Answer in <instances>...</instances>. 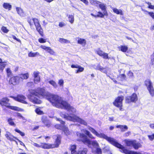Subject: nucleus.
Listing matches in <instances>:
<instances>
[{
	"instance_id": "nucleus-1",
	"label": "nucleus",
	"mask_w": 154,
	"mask_h": 154,
	"mask_svg": "<svg viewBox=\"0 0 154 154\" xmlns=\"http://www.w3.org/2000/svg\"><path fill=\"white\" fill-rule=\"evenodd\" d=\"M88 129L97 137L104 139L116 147L121 149L122 152L125 154H142L141 153L136 151L129 150L120 144L116 141L113 138L108 137L103 133L99 134L93 128L89 127Z\"/></svg>"
},
{
	"instance_id": "nucleus-2",
	"label": "nucleus",
	"mask_w": 154,
	"mask_h": 154,
	"mask_svg": "<svg viewBox=\"0 0 154 154\" xmlns=\"http://www.w3.org/2000/svg\"><path fill=\"white\" fill-rule=\"evenodd\" d=\"M29 94L28 95V98L30 101L35 104H41L42 101L40 100L35 97L37 96L38 97H44L46 95V93L45 89L43 88H38L34 90H29Z\"/></svg>"
},
{
	"instance_id": "nucleus-3",
	"label": "nucleus",
	"mask_w": 154,
	"mask_h": 154,
	"mask_svg": "<svg viewBox=\"0 0 154 154\" xmlns=\"http://www.w3.org/2000/svg\"><path fill=\"white\" fill-rule=\"evenodd\" d=\"M27 22L31 27L33 26L34 24L36 30L39 33V34L42 37H43V30L38 19L36 18H31L30 17L28 18L27 19Z\"/></svg>"
},
{
	"instance_id": "nucleus-4",
	"label": "nucleus",
	"mask_w": 154,
	"mask_h": 154,
	"mask_svg": "<svg viewBox=\"0 0 154 154\" xmlns=\"http://www.w3.org/2000/svg\"><path fill=\"white\" fill-rule=\"evenodd\" d=\"M9 99L7 97L3 98L0 100V104L2 106H4L9 109L17 111H21V109L19 107L10 105L11 104L9 103Z\"/></svg>"
},
{
	"instance_id": "nucleus-5",
	"label": "nucleus",
	"mask_w": 154,
	"mask_h": 154,
	"mask_svg": "<svg viewBox=\"0 0 154 154\" xmlns=\"http://www.w3.org/2000/svg\"><path fill=\"white\" fill-rule=\"evenodd\" d=\"M63 117L67 120L72 121L74 122H77L85 126H87V123L86 121L75 115L71 116L64 114L63 115Z\"/></svg>"
},
{
	"instance_id": "nucleus-6",
	"label": "nucleus",
	"mask_w": 154,
	"mask_h": 154,
	"mask_svg": "<svg viewBox=\"0 0 154 154\" xmlns=\"http://www.w3.org/2000/svg\"><path fill=\"white\" fill-rule=\"evenodd\" d=\"M62 98L57 95H51L48 100L53 105L58 107L62 100Z\"/></svg>"
},
{
	"instance_id": "nucleus-7",
	"label": "nucleus",
	"mask_w": 154,
	"mask_h": 154,
	"mask_svg": "<svg viewBox=\"0 0 154 154\" xmlns=\"http://www.w3.org/2000/svg\"><path fill=\"white\" fill-rule=\"evenodd\" d=\"M99 6L101 10L103 11V13L100 11H98L97 12L98 14L97 15H94L93 13H91V15L95 18H103L104 17V16H107L108 14L106 10V5L103 4H100L99 5Z\"/></svg>"
},
{
	"instance_id": "nucleus-8",
	"label": "nucleus",
	"mask_w": 154,
	"mask_h": 154,
	"mask_svg": "<svg viewBox=\"0 0 154 154\" xmlns=\"http://www.w3.org/2000/svg\"><path fill=\"white\" fill-rule=\"evenodd\" d=\"M77 135L78 137L77 140L79 142H81L84 144H87L88 145L91 144V141L88 138L87 135L83 133H77Z\"/></svg>"
},
{
	"instance_id": "nucleus-9",
	"label": "nucleus",
	"mask_w": 154,
	"mask_h": 154,
	"mask_svg": "<svg viewBox=\"0 0 154 154\" xmlns=\"http://www.w3.org/2000/svg\"><path fill=\"white\" fill-rule=\"evenodd\" d=\"M77 147L75 145H71L70 146L69 150L71 151V154H87L88 152V149L87 148H83L76 152Z\"/></svg>"
},
{
	"instance_id": "nucleus-10",
	"label": "nucleus",
	"mask_w": 154,
	"mask_h": 154,
	"mask_svg": "<svg viewBox=\"0 0 154 154\" xmlns=\"http://www.w3.org/2000/svg\"><path fill=\"white\" fill-rule=\"evenodd\" d=\"M124 99L123 96H118L116 98L114 101L113 102V105L119 108V110L121 111L123 110V107L122 102Z\"/></svg>"
},
{
	"instance_id": "nucleus-11",
	"label": "nucleus",
	"mask_w": 154,
	"mask_h": 154,
	"mask_svg": "<svg viewBox=\"0 0 154 154\" xmlns=\"http://www.w3.org/2000/svg\"><path fill=\"white\" fill-rule=\"evenodd\" d=\"M20 82L19 76L18 75H14L10 77L8 81L9 85L11 87L18 86Z\"/></svg>"
},
{
	"instance_id": "nucleus-12",
	"label": "nucleus",
	"mask_w": 154,
	"mask_h": 154,
	"mask_svg": "<svg viewBox=\"0 0 154 154\" xmlns=\"http://www.w3.org/2000/svg\"><path fill=\"white\" fill-rule=\"evenodd\" d=\"M144 83L149 94L151 96L153 97L154 96V89L151 80L148 79L144 81Z\"/></svg>"
},
{
	"instance_id": "nucleus-13",
	"label": "nucleus",
	"mask_w": 154,
	"mask_h": 154,
	"mask_svg": "<svg viewBox=\"0 0 154 154\" xmlns=\"http://www.w3.org/2000/svg\"><path fill=\"white\" fill-rule=\"evenodd\" d=\"M138 100V97L135 93H133L131 96H128L125 98V103H136Z\"/></svg>"
},
{
	"instance_id": "nucleus-14",
	"label": "nucleus",
	"mask_w": 154,
	"mask_h": 154,
	"mask_svg": "<svg viewBox=\"0 0 154 154\" xmlns=\"http://www.w3.org/2000/svg\"><path fill=\"white\" fill-rule=\"evenodd\" d=\"M61 138L60 135H57L54 144L47 143L48 149L58 147L61 143Z\"/></svg>"
},
{
	"instance_id": "nucleus-15",
	"label": "nucleus",
	"mask_w": 154,
	"mask_h": 154,
	"mask_svg": "<svg viewBox=\"0 0 154 154\" xmlns=\"http://www.w3.org/2000/svg\"><path fill=\"white\" fill-rule=\"evenodd\" d=\"M60 104L58 108L63 107L66 109L71 111H72L74 109V107L71 106L67 101L63 100L62 99Z\"/></svg>"
},
{
	"instance_id": "nucleus-16",
	"label": "nucleus",
	"mask_w": 154,
	"mask_h": 154,
	"mask_svg": "<svg viewBox=\"0 0 154 154\" xmlns=\"http://www.w3.org/2000/svg\"><path fill=\"white\" fill-rule=\"evenodd\" d=\"M125 143L126 146L129 147L133 146L135 149H137L141 146L140 144L137 143L135 140H127Z\"/></svg>"
},
{
	"instance_id": "nucleus-17",
	"label": "nucleus",
	"mask_w": 154,
	"mask_h": 154,
	"mask_svg": "<svg viewBox=\"0 0 154 154\" xmlns=\"http://www.w3.org/2000/svg\"><path fill=\"white\" fill-rule=\"evenodd\" d=\"M10 97L19 102L24 104H28V103L25 100L26 99V97L22 95H18L16 97L10 96Z\"/></svg>"
},
{
	"instance_id": "nucleus-18",
	"label": "nucleus",
	"mask_w": 154,
	"mask_h": 154,
	"mask_svg": "<svg viewBox=\"0 0 154 154\" xmlns=\"http://www.w3.org/2000/svg\"><path fill=\"white\" fill-rule=\"evenodd\" d=\"M96 53L100 56L102 57L104 59H110V58L109 57L108 54L104 52L100 48L96 51Z\"/></svg>"
},
{
	"instance_id": "nucleus-19",
	"label": "nucleus",
	"mask_w": 154,
	"mask_h": 154,
	"mask_svg": "<svg viewBox=\"0 0 154 154\" xmlns=\"http://www.w3.org/2000/svg\"><path fill=\"white\" fill-rule=\"evenodd\" d=\"M5 135L8 140L11 142L14 141L17 143V142L16 141L17 138L12 135L10 132H7Z\"/></svg>"
},
{
	"instance_id": "nucleus-20",
	"label": "nucleus",
	"mask_w": 154,
	"mask_h": 154,
	"mask_svg": "<svg viewBox=\"0 0 154 154\" xmlns=\"http://www.w3.org/2000/svg\"><path fill=\"white\" fill-rule=\"evenodd\" d=\"M41 121L45 126L48 127L51 126V122L47 116H42L41 118Z\"/></svg>"
},
{
	"instance_id": "nucleus-21",
	"label": "nucleus",
	"mask_w": 154,
	"mask_h": 154,
	"mask_svg": "<svg viewBox=\"0 0 154 154\" xmlns=\"http://www.w3.org/2000/svg\"><path fill=\"white\" fill-rule=\"evenodd\" d=\"M40 74L38 71H34L33 73V81L35 83H39L40 82V77L39 76Z\"/></svg>"
},
{
	"instance_id": "nucleus-22",
	"label": "nucleus",
	"mask_w": 154,
	"mask_h": 154,
	"mask_svg": "<svg viewBox=\"0 0 154 154\" xmlns=\"http://www.w3.org/2000/svg\"><path fill=\"white\" fill-rule=\"evenodd\" d=\"M40 48L44 50L47 51L50 54L54 55L55 54V52L50 47H47L46 46L41 45Z\"/></svg>"
},
{
	"instance_id": "nucleus-23",
	"label": "nucleus",
	"mask_w": 154,
	"mask_h": 154,
	"mask_svg": "<svg viewBox=\"0 0 154 154\" xmlns=\"http://www.w3.org/2000/svg\"><path fill=\"white\" fill-rule=\"evenodd\" d=\"M20 82H23L24 80H26L29 78V74L28 72L21 73L18 75Z\"/></svg>"
},
{
	"instance_id": "nucleus-24",
	"label": "nucleus",
	"mask_w": 154,
	"mask_h": 154,
	"mask_svg": "<svg viewBox=\"0 0 154 154\" xmlns=\"http://www.w3.org/2000/svg\"><path fill=\"white\" fill-rule=\"evenodd\" d=\"M33 145L34 146L38 148L41 147L43 149H48L47 143H41V145H40L36 143H34Z\"/></svg>"
},
{
	"instance_id": "nucleus-25",
	"label": "nucleus",
	"mask_w": 154,
	"mask_h": 154,
	"mask_svg": "<svg viewBox=\"0 0 154 154\" xmlns=\"http://www.w3.org/2000/svg\"><path fill=\"white\" fill-rule=\"evenodd\" d=\"M116 128H119L121 132H125L127 131L128 129V127L126 125H118L116 126Z\"/></svg>"
},
{
	"instance_id": "nucleus-26",
	"label": "nucleus",
	"mask_w": 154,
	"mask_h": 154,
	"mask_svg": "<svg viewBox=\"0 0 154 154\" xmlns=\"http://www.w3.org/2000/svg\"><path fill=\"white\" fill-rule=\"evenodd\" d=\"M126 77L125 74H119L117 77L118 81L121 82L126 80Z\"/></svg>"
},
{
	"instance_id": "nucleus-27",
	"label": "nucleus",
	"mask_w": 154,
	"mask_h": 154,
	"mask_svg": "<svg viewBox=\"0 0 154 154\" xmlns=\"http://www.w3.org/2000/svg\"><path fill=\"white\" fill-rule=\"evenodd\" d=\"M3 7L5 9L8 11L11 10L12 8V6L9 3L5 2L3 4Z\"/></svg>"
},
{
	"instance_id": "nucleus-28",
	"label": "nucleus",
	"mask_w": 154,
	"mask_h": 154,
	"mask_svg": "<svg viewBox=\"0 0 154 154\" xmlns=\"http://www.w3.org/2000/svg\"><path fill=\"white\" fill-rule=\"evenodd\" d=\"M118 48L119 51L123 52H126L128 50V47L125 45H122L118 47Z\"/></svg>"
},
{
	"instance_id": "nucleus-29",
	"label": "nucleus",
	"mask_w": 154,
	"mask_h": 154,
	"mask_svg": "<svg viewBox=\"0 0 154 154\" xmlns=\"http://www.w3.org/2000/svg\"><path fill=\"white\" fill-rule=\"evenodd\" d=\"M5 61L2 62V60L0 58V69L3 71L7 64Z\"/></svg>"
},
{
	"instance_id": "nucleus-30",
	"label": "nucleus",
	"mask_w": 154,
	"mask_h": 154,
	"mask_svg": "<svg viewBox=\"0 0 154 154\" xmlns=\"http://www.w3.org/2000/svg\"><path fill=\"white\" fill-rule=\"evenodd\" d=\"M77 43L82 45H85L86 44V41L84 38H80L77 41Z\"/></svg>"
},
{
	"instance_id": "nucleus-31",
	"label": "nucleus",
	"mask_w": 154,
	"mask_h": 154,
	"mask_svg": "<svg viewBox=\"0 0 154 154\" xmlns=\"http://www.w3.org/2000/svg\"><path fill=\"white\" fill-rule=\"evenodd\" d=\"M39 55V53L38 52L33 53L30 51L28 53V56L29 57H34Z\"/></svg>"
},
{
	"instance_id": "nucleus-32",
	"label": "nucleus",
	"mask_w": 154,
	"mask_h": 154,
	"mask_svg": "<svg viewBox=\"0 0 154 154\" xmlns=\"http://www.w3.org/2000/svg\"><path fill=\"white\" fill-rule=\"evenodd\" d=\"M62 130L66 135L69 134V131L67 127H66L65 125H63L62 127Z\"/></svg>"
},
{
	"instance_id": "nucleus-33",
	"label": "nucleus",
	"mask_w": 154,
	"mask_h": 154,
	"mask_svg": "<svg viewBox=\"0 0 154 154\" xmlns=\"http://www.w3.org/2000/svg\"><path fill=\"white\" fill-rule=\"evenodd\" d=\"M113 12L117 14L123 15L122 11L121 10H118L116 8H113L112 9Z\"/></svg>"
},
{
	"instance_id": "nucleus-34",
	"label": "nucleus",
	"mask_w": 154,
	"mask_h": 154,
	"mask_svg": "<svg viewBox=\"0 0 154 154\" xmlns=\"http://www.w3.org/2000/svg\"><path fill=\"white\" fill-rule=\"evenodd\" d=\"M7 121L8 122V124L14 126H16V124L14 123V122L13 121V119L11 118H10L8 119Z\"/></svg>"
},
{
	"instance_id": "nucleus-35",
	"label": "nucleus",
	"mask_w": 154,
	"mask_h": 154,
	"mask_svg": "<svg viewBox=\"0 0 154 154\" xmlns=\"http://www.w3.org/2000/svg\"><path fill=\"white\" fill-rule=\"evenodd\" d=\"M6 71L7 73V75L8 77H11L12 75V73L10 68H8L6 69Z\"/></svg>"
},
{
	"instance_id": "nucleus-36",
	"label": "nucleus",
	"mask_w": 154,
	"mask_h": 154,
	"mask_svg": "<svg viewBox=\"0 0 154 154\" xmlns=\"http://www.w3.org/2000/svg\"><path fill=\"white\" fill-rule=\"evenodd\" d=\"M35 112L38 115H42L44 114L43 112L40 110L39 108H37L35 109Z\"/></svg>"
},
{
	"instance_id": "nucleus-37",
	"label": "nucleus",
	"mask_w": 154,
	"mask_h": 154,
	"mask_svg": "<svg viewBox=\"0 0 154 154\" xmlns=\"http://www.w3.org/2000/svg\"><path fill=\"white\" fill-rule=\"evenodd\" d=\"M77 68H78V69L75 70L76 73H78L80 72H82L84 70V67H81L80 65H78Z\"/></svg>"
},
{
	"instance_id": "nucleus-38",
	"label": "nucleus",
	"mask_w": 154,
	"mask_h": 154,
	"mask_svg": "<svg viewBox=\"0 0 154 154\" xmlns=\"http://www.w3.org/2000/svg\"><path fill=\"white\" fill-rule=\"evenodd\" d=\"M90 3L92 5L97 6L98 5H99L100 2L97 0H92L90 1Z\"/></svg>"
},
{
	"instance_id": "nucleus-39",
	"label": "nucleus",
	"mask_w": 154,
	"mask_h": 154,
	"mask_svg": "<svg viewBox=\"0 0 154 154\" xmlns=\"http://www.w3.org/2000/svg\"><path fill=\"white\" fill-rule=\"evenodd\" d=\"M59 41L61 43H70V42L69 41L64 39L63 38H59Z\"/></svg>"
},
{
	"instance_id": "nucleus-40",
	"label": "nucleus",
	"mask_w": 154,
	"mask_h": 154,
	"mask_svg": "<svg viewBox=\"0 0 154 154\" xmlns=\"http://www.w3.org/2000/svg\"><path fill=\"white\" fill-rule=\"evenodd\" d=\"M16 11L17 13L20 15H22L23 14V10L20 7L16 8Z\"/></svg>"
},
{
	"instance_id": "nucleus-41",
	"label": "nucleus",
	"mask_w": 154,
	"mask_h": 154,
	"mask_svg": "<svg viewBox=\"0 0 154 154\" xmlns=\"http://www.w3.org/2000/svg\"><path fill=\"white\" fill-rule=\"evenodd\" d=\"M151 59L150 64L151 66H153L154 67V52L151 55Z\"/></svg>"
},
{
	"instance_id": "nucleus-42",
	"label": "nucleus",
	"mask_w": 154,
	"mask_h": 154,
	"mask_svg": "<svg viewBox=\"0 0 154 154\" xmlns=\"http://www.w3.org/2000/svg\"><path fill=\"white\" fill-rule=\"evenodd\" d=\"M48 82L55 88H56L57 87V85L56 82L53 80L49 81Z\"/></svg>"
},
{
	"instance_id": "nucleus-43",
	"label": "nucleus",
	"mask_w": 154,
	"mask_h": 154,
	"mask_svg": "<svg viewBox=\"0 0 154 154\" xmlns=\"http://www.w3.org/2000/svg\"><path fill=\"white\" fill-rule=\"evenodd\" d=\"M1 30L5 33H7L9 31V30L7 29V27L5 26H2V27Z\"/></svg>"
},
{
	"instance_id": "nucleus-44",
	"label": "nucleus",
	"mask_w": 154,
	"mask_h": 154,
	"mask_svg": "<svg viewBox=\"0 0 154 154\" xmlns=\"http://www.w3.org/2000/svg\"><path fill=\"white\" fill-rule=\"evenodd\" d=\"M69 21L71 23H72L74 21V16L72 15H69L68 17Z\"/></svg>"
},
{
	"instance_id": "nucleus-45",
	"label": "nucleus",
	"mask_w": 154,
	"mask_h": 154,
	"mask_svg": "<svg viewBox=\"0 0 154 154\" xmlns=\"http://www.w3.org/2000/svg\"><path fill=\"white\" fill-rule=\"evenodd\" d=\"M14 131L15 132L19 133L22 136H24L25 135V134L24 133L21 131L20 130L17 128L15 129H14Z\"/></svg>"
},
{
	"instance_id": "nucleus-46",
	"label": "nucleus",
	"mask_w": 154,
	"mask_h": 154,
	"mask_svg": "<svg viewBox=\"0 0 154 154\" xmlns=\"http://www.w3.org/2000/svg\"><path fill=\"white\" fill-rule=\"evenodd\" d=\"M127 76L129 78H131L133 77L134 74L131 71H129L127 73Z\"/></svg>"
},
{
	"instance_id": "nucleus-47",
	"label": "nucleus",
	"mask_w": 154,
	"mask_h": 154,
	"mask_svg": "<svg viewBox=\"0 0 154 154\" xmlns=\"http://www.w3.org/2000/svg\"><path fill=\"white\" fill-rule=\"evenodd\" d=\"M38 42L41 43H45L46 42V39L42 38H40L38 39Z\"/></svg>"
},
{
	"instance_id": "nucleus-48",
	"label": "nucleus",
	"mask_w": 154,
	"mask_h": 154,
	"mask_svg": "<svg viewBox=\"0 0 154 154\" xmlns=\"http://www.w3.org/2000/svg\"><path fill=\"white\" fill-rule=\"evenodd\" d=\"M146 3L148 5V8L151 9H154V5H152L151 3L150 2H146Z\"/></svg>"
},
{
	"instance_id": "nucleus-49",
	"label": "nucleus",
	"mask_w": 154,
	"mask_h": 154,
	"mask_svg": "<svg viewBox=\"0 0 154 154\" xmlns=\"http://www.w3.org/2000/svg\"><path fill=\"white\" fill-rule=\"evenodd\" d=\"M96 69L102 71L104 69V68L102 67L100 64H99L97 66Z\"/></svg>"
},
{
	"instance_id": "nucleus-50",
	"label": "nucleus",
	"mask_w": 154,
	"mask_h": 154,
	"mask_svg": "<svg viewBox=\"0 0 154 154\" xmlns=\"http://www.w3.org/2000/svg\"><path fill=\"white\" fill-rule=\"evenodd\" d=\"M97 154H102V150L100 148H97L96 149V151Z\"/></svg>"
},
{
	"instance_id": "nucleus-51",
	"label": "nucleus",
	"mask_w": 154,
	"mask_h": 154,
	"mask_svg": "<svg viewBox=\"0 0 154 154\" xmlns=\"http://www.w3.org/2000/svg\"><path fill=\"white\" fill-rule=\"evenodd\" d=\"M58 84L60 86H63L64 84L63 80L62 79L59 80L58 82Z\"/></svg>"
},
{
	"instance_id": "nucleus-52",
	"label": "nucleus",
	"mask_w": 154,
	"mask_h": 154,
	"mask_svg": "<svg viewBox=\"0 0 154 154\" xmlns=\"http://www.w3.org/2000/svg\"><path fill=\"white\" fill-rule=\"evenodd\" d=\"M149 139L151 141L153 140L154 139V134L151 135H148Z\"/></svg>"
},
{
	"instance_id": "nucleus-53",
	"label": "nucleus",
	"mask_w": 154,
	"mask_h": 154,
	"mask_svg": "<svg viewBox=\"0 0 154 154\" xmlns=\"http://www.w3.org/2000/svg\"><path fill=\"white\" fill-rule=\"evenodd\" d=\"M147 12L148 14L151 17L152 19H154V13L152 12H149L147 11H146Z\"/></svg>"
},
{
	"instance_id": "nucleus-54",
	"label": "nucleus",
	"mask_w": 154,
	"mask_h": 154,
	"mask_svg": "<svg viewBox=\"0 0 154 154\" xmlns=\"http://www.w3.org/2000/svg\"><path fill=\"white\" fill-rule=\"evenodd\" d=\"M12 37L13 39L15 40L18 42H19L20 43L21 42V40L20 39L17 38L15 36L13 35H12Z\"/></svg>"
},
{
	"instance_id": "nucleus-55",
	"label": "nucleus",
	"mask_w": 154,
	"mask_h": 154,
	"mask_svg": "<svg viewBox=\"0 0 154 154\" xmlns=\"http://www.w3.org/2000/svg\"><path fill=\"white\" fill-rule=\"evenodd\" d=\"M66 24L65 23L63 22H60L59 23V26L60 27H62L65 26Z\"/></svg>"
},
{
	"instance_id": "nucleus-56",
	"label": "nucleus",
	"mask_w": 154,
	"mask_h": 154,
	"mask_svg": "<svg viewBox=\"0 0 154 154\" xmlns=\"http://www.w3.org/2000/svg\"><path fill=\"white\" fill-rule=\"evenodd\" d=\"M82 2H83L86 5H88V0H80Z\"/></svg>"
},
{
	"instance_id": "nucleus-57",
	"label": "nucleus",
	"mask_w": 154,
	"mask_h": 154,
	"mask_svg": "<svg viewBox=\"0 0 154 154\" xmlns=\"http://www.w3.org/2000/svg\"><path fill=\"white\" fill-rule=\"evenodd\" d=\"M131 134V132L130 131H128L125 134L124 136L126 137H128L129 135Z\"/></svg>"
},
{
	"instance_id": "nucleus-58",
	"label": "nucleus",
	"mask_w": 154,
	"mask_h": 154,
	"mask_svg": "<svg viewBox=\"0 0 154 154\" xmlns=\"http://www.w3.org/2000/svg\"><path fill=\"white\" fill-rule=\"evenodd\" d=\"M78 65H75L74 64H72L71 65V67L72 68H77L78 67Z\"/></svg>"
},
{
	"instance_id": "nucleus-59",
	"label": "nucleus",
	"mask_w": 154,
	"mask_h": 154,
	"mask_svg": "<svg viewBox=\"0 0 154 154\" xmlns=\"http://www.w3.org/2000/svg\"><path fill=\"white\" fill-rule=\"evenodd\" d=\"M88 137L91 139H94L95 137L93 136L91 134H90L88 136Z\"/></svg>"
},
{
	"instance_id": "nucleus-60",
	"label": "nucleus",
	"mask_w": 154,
	"mask_h": 154,
	"mask_svg": "<svg viewBox=\"0 0 154 154\" xmlns=\"http://www.w3.org/2000/svg\"><path fill=\"white\" fill-rule=\"evenodd\" d=\"M16 140L18 141L20 143V144L21 145L25 146L24 144L21 141L19 140L17 138Z\"/></svg>"
},
{
	"instance_id": "nucleus-61",
	"label": "nucleus",
	"mask_w": 154,
	"mask_h": 154,
	"mask_svg": "<svg viewBox=\"0 0 154 154\" xmlns=\"http://www.w3.org/2000/svg\"><path fill=\"white\" fill-rule=\"evenodd\" d=\"M149 126L151 128L154 129V123L151 124L149 125Z\"/></svg>"
},
{
	"instance_id": "nucleus-62",
	"label": "nucleus",
	"mask_w": 154,
	"mask_h": 154,
	"mask_svg": "<svg viewBox=\"0 0 154 154\" xmlns=\"http://www.w3.org/2000/svg\"><path fill=\"white\" fill-rule=\"evenodd\" d=\"M85 132L86 135L87 136H88L90 134V133L87 130H85Z\"/></svg>"
},
{
	"instance_id": "nucleus-63",
	"label": "nucleus",
	"mask_w": 154,
	"mask_h": 154,
	"mask_svg": "<svg viewBox=\"0 0 154 154\" xmlns=\"http://www.w3.org/2000/svg\"><path fill=\"white\" fill-rule=\"evenodd\" d=\"M60 125L57 124L55 126V127L57 129H59V127H60Z\"/></svg>"
},
{
	"instance_id": "nucleus-64",
	"label": "nucleus",
	"mask_w": 154,
	"mask_h": 154,
	"mask_svg": "<svg viewBox=\"0 0 154 154\" xmlns=\"http://www.w3.org/2000/svg\"><path fill=\"white\" fill-rule=\"evenodd\" d=\"M109 120L110 121H112L114 120V117H109Z\"/></svg>"
}]
</instances>
